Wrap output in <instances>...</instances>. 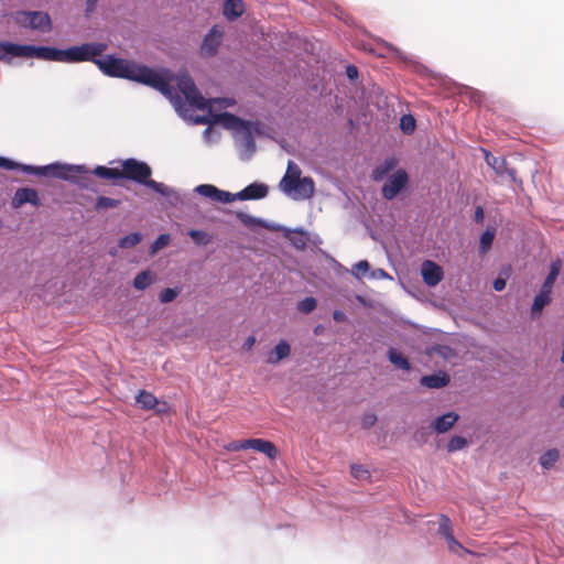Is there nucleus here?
<instances>
[{
  "mask_svg": "<svg viewBox=\"0 0 564 564\" xmlns=\"http://www.w3.org/2000/svg\"><path fill=\"white\" fill-rule=\"evenodd\" d=\"M247 440L242 441H232L227 445V449L231 452H238L241 449H248V446L246 445Z\"/></svg>",
  "mask_w": 564,
  "mask_h": 564,
  "instance_id": "obj_53",
  "label": "nucleus"
},
{
  "mask_svg": "<svg viewBox=\"0 0 564 564\" xmlns=\"http://www.w3.org/2000/svg\"><path fill=\"white\" fill-rule=\"evenodd\" d=\"M324 329V326L322 324H318L314 327L313 333L314 335L319 336L323 334Z\"/></svg>",
  "mask_w": 564,
  "mask_h": 564,
  "instance_id": "obj_61",
  "label": "nucleus"
},
{
  "mask_svg": "<svg viewBox=\"0 0 564 564\" xmlns=\"http://www.w3.org/2000/svg\"><path fill=\"white\" fill-rule=\"evenodd\" d=\"M20 164L21 162H18L9 156L0 155V169L2 170L20 172Z\"/></svg>",
  "mask_w": 564,
  "mask_h": 564,
  "instance_id": "obj_45",
  "label": "nucleus"
},
{
  "mask_svg": "<svg viewBox=\"0 0 564 564\" xmlns=\"http://www.w3.org/2000/svg\"><path fill=\"white\" fill-rule=\"evenodd\" d=\"M120 204H121L120 199L100 195V196H97L94 207H95V210L101 212V210L109 209V208H118L120 206Z\"/></svg>",
  "mask_w": 564,
  "mask_h": 564,
  "instance_id": "obj_36",
  "label": "nucleus"
},
{
  "mask_svg": "<svg viewBox=\"0 0 564 564\" xmlns=\"http://www.w3.org/2000/svg\"><path fill=\"white\" fill-rule=\"evenodd\" d=\"M187 235L192 241L199 247L207 246L212 242L210 235L203 229H189Z\"/></svg>",
  "mask_w": 564,
  "mask_h": 564,
  "instance_id": "obj_35",
  "label": "nucleus"
},
{
  "mask_svg": "<svg viewBox=\"0 0 564 564\" xmlns=\"http://www.w3.org/2000/svg\"><path fill=\"white\" fill-rule=\"evenodd\" d=\"M506 280L501 279V278H497L494 280V283H492V288L495 291L497 292H501L506 289Z\"/></svg>",
  "mask_w": 564,
  "mask_h": 564,
  "instance_id": "obj_58",
  "label": "nucleus"
},
{
  "mask_svg": "<svg viewBox=\"0 0 564 564\" xmlns=\"http://www.w3.org/2000/svg\"><path fill=\"white\" fill-rule=\"evenodd\" d=\"M381 187V196L387 200L394 199L399 194L408 191L410 176L404 169H398L388 177Z\"/></svg>",
  "mask_w": 564,
  "mask_h": 564,
  "instance_id": "obj_9",
  "label": "nucleus"
},
{
  "mask_svg": "<svg viewBox=\"0 0 564 564\" xmlns=\"http://www.w3.org/2000/svg\"><path fill=\"white\" fill-rule=\"evenodd\" d=\"M256 344V337L254 336H248L243 343L245 349H251L253 345Z\"/></svg>",
  "mask_w": 564,
  "mask_h": 564,
  "instance_id": "obj_60",
  "label": "nucleus"
},
{
  "mask_svg": "<svg viewBox=\"0 0 564 564\" xmlns=\"http://www.w3.org/2000/svg\"><path fill=\"white\" fill-rule=\"evenodd\" d=\"M349 468L350 475L357 480H367L371 477L369 469L361 464L352 463Z\"/></svg>",
  "mask_w": 564,
  "mask_h": 564,
  "instance_id": "obj_42",
  "label": "nucleus"
},
{
  "mask_svg": "<svg viewBox=\"0 0 564 564\" xmlns=\"http://www.w3.org/2000/svg\"><path fill=\"white\" fill-rule=\"evenodd\" d=\"M203 138L206 142H216L219 139V133L212 127L205 128L203 131Z\"/></svg>",
  "mask_w": 564,
  "mask_h": 564,
  "instance_id": "obj_50",
  "label": "nucleus"
},
{
  "mask_svg": "<svg viewBox=\"0 0 564 564\" xmlns=\"http://www.w3.org/2000/svg\"><path fill=\"white\" fill-rule=\"evenodd\" d=\"M369 279H371V280H386V279L392 280V276L384 269L378 268V269H371Z\"/></svg>",
  "mask_w": 564,
  "mask_h": 564,
  "instance_id": "obj_47",
  "label": "nucleus"
},
{
  "mask_svg": "<svg viewBox=\"0 0 564 564\" xmlns=\"http://www.w3.org/2000/svg\"><path fill=\"white\" fill-rule=\"evenodd\" d=\"M28 58H37L47 62L66 63V47L52 45L28 44Z\"/></svg>",
  "mask_w": 564,
  "mask_h": 564,
  "instance_id": "obj_12",
  "label": "nucleus"
},
{
  "mask_svg": "<svg viewBox=\"0 0 564 564\" xmlns=\"http://www.w3.org/2000/svg\"><path fill=\"white\" fill-rule=\"evenodd\" d=\"M28 29L50 32L52 30V19L50 14L44 11H30Z\"/></svg>",
  "mask_w": 564,
  "mask_h": 564,
  "instance_id": "obj_21",
  "label": "nucleus"
},
{
  "mask_svg": "<svg viewBox=\"0 0 564 564\" xmlns=\"http://www.w3.org/2000/svg\"><path fill=\"white\" fill-rule=\"evenodd\" d=\"M437 535L445 541L451 553L458 556L469 553V551L455 538L453 522L451 518L444 513L438 517Z\"/></svg>",
  "mask_w": 564,
  "mask_h": 564,
  "instance_id": "obj_11",
  "label": "nucleus"
},
{
  "mask_svg": "<svg viewBox=\"0 0 564 564\" xmlns=\"http://www.w3.org/2000/svg\"><path fill=\"white\" fill-rule=\"evenodd\" d=\"M194 192L205 198L221 204H231L235 200H260L268 196L269 186L265 183L254 181L237 193L221 189L214 184H199Z\"/></svg>",
  "mask_w": 564,
  "mask_h": 564,
  "instance_id": "obj_4",
  "label": "nucleus"
},
{
  "mask_svg": "<svg viewBox=\"0 0 564 564\" xmlns=\"http://www.w3.org/2000/svg\"><path fill=\"white\" fill-rule=\"evenodd\" d=\"M12 20L22 28H28V21L30 19L29 10H18L11 14Z\"/></svg>",
  "mask_w": 564,
  "mask_h": 564,
  "instance_id": "obj_44",
  "label": "nucleus"
},
{
  "mask_svg": "<svg viewBox=\"0 0 564 564\" xmlns=\"http://www.w3.org/2000/svg\"><path fill=\"white\" fill-rule=\"evenodd\" d=\"M225 31L219 24H214L203 36L199 44L200 54L207 57H214L218 54L224 39Z\"/></svg>",
  "mask_w": 564,
  "mask_h": 564,
  "instance_id": "obj_13",
  "label": "nucleus"
},
{
  "mask_svg": "<svg viewBox=\"0 0 564 564\" xmlns=\"http://www.w3.org/2000/svg\"><path fill=\"white\" fill-rule=\"evenodd\" d=\"M171 410L170 404L166 401H160L158 399V405H155L152 411H154L159 415L167 414Z\"/></svg>",
  "mask_w": 564,
  "mask_h": 564,
  "instance_id": "obj_52",
  "label": "nucleus"
},
{
  "mask_svg": "<svg viewBox=\"0 0 564 564\" xmlns=\"http://www.w3.org/2000/svg\"><path fill=\"white\" fill-rule=\"evenodd\" d=\"M377 415L375 413H365L361 417V427L368 430L377 423Z\"/></svg>",
  "mask_w": 564,
  "mask_h": 564,
  "instance_id": "obj_49",
  "label": "nucleus"
},
{
  "mask_svg": "<svg viewBox=\"0 0 564 564\" xmlns=\"http://www.w3.org/2000/svg\"><path fill=\"white\" fill-rule=\"evenodd\" d=\"M388 50L398 58L404 61V62H410L411 58L405 54L403 53L402 51H400L398 47H395L394 45L392 44H389L388 45Z\"/></svg>",
  "mask_w": 564,
  "mask_h": 564,
  "instance_id": "obj_54",
  "label": "nucleus"
},
{
  "mask_svg": "<svg viewBox=\"0 0 564 564\" xmlns=\"http://www.w3.org/2000/svg\"><path fill=\"white\" fill-rule=\"evenodd\" d=\"M333 319L337 323H344L346 322L348 318H347V315L344 311L341 310H334L333 311Z\"/></svg>",
  "mask_w": 564,
  "mask_h": 564,
  "instance_id": "obj_57",
  "label": "nucleus"
},
{
  "mask_svg": "<svg viewBox=\"0 0 564 564\" xmlns=\"http://www.w3.org/2000/svg\"><path fill=\"white\" fill-rule=\"evenodd\" d=\"M241 138L238 140L239 145V159L241 161H249L257 151V144L254 140L256 131L248 128L241 132Z\"/></svg>",
  "mask_w": 564,
  "mask_h": 564,
  "instance_id": "obj_18",
  "label": "nucleus"
},
{
  "mask_svg": "<svg viewBox=\"0 0 564 564\" xmlns=\"http://www.w3.org/2000/svg\"><path fill=\"white\" fill-rule=\"evenodd\" d=\"M216 102H218L225 107H231V106H234L235 100L232 98L221 97V98H217Z\"/></svg>",
  "mask_w": 564,
  "mask_h": 564,
  "instance_id": "obj_59",
  "label": "nucleus"
},
{
  "mask_svg": "<svg viewBox=\"0 0 564 564\" xmlns=\"http://www.w3.org/2000/svg\"><path fill=\"white\" fill-rule=\"evenodd\" d=\"M317 307V300L314 296H305L297 302L296 308L302 314H310Z\"/></svg>",
  "mask_w": 564,
  "mask_h": 564,
  "instance_id": "obj_41",
  "label": "nucleus"
},
{
  "mask_svg": "<svg viewBox=\"0 0 564 564\" xmlns=\"http://www.w3.org/2000/svg\"><path fill=\"white\" fill-rule=\"evenodd\" d=\"M386 357L394 368L405 372H410L412 370V365L409 358L400 349L389 347L386 351Z\"/></svg>",
  "mask_w": 564,
  "mask_h": 564,
  "instance_id": "obj_22",
  "label": "nucleus"
},
{
  "mask_svg": "<svg viewBox=\"0 0 564 564\" xmlns=\"http://www.w3.org/2000/svg\"><path fill=\"white\" fill-rule=\"evenodd\" d=\"M451 376L444 370L421 376L419 383L427 389H442L449 384Z\"/></svg>",
  "mask_w": 564,
  "mask_h": 564,
  "instance_id": "obj_20",
  "label": "nucleus"
},
{
  "mask_svg": "<svg viewBox=\"0 0 564 564\" xmlns=\"http://www.w3.org/2000/svg\"><path fill=\"white\" fill-rule=\"evenodd\" d=\"M135 404L145 411L152 410L158 405V398L150 391L141 389L134 397Z\"/></svg>",
  "mask_w": 564,
  "mask_h": 564,
  "instance_id": "obj_31",
  "label": "nucleus"
},
{
  "mask_svg": "<svg viewBox=\"0 0 564 564\" xmlns=\"http://www.w3.org/2000/svg\"><path fill=\"white\" fill-rule=\"evenodd\" d=\"M468 442L464 436L454 435L449 438L446 445V449L448 453H455L457 451H462L467 446Z\"/></svg>",
  "mask_w": 564,
  "mask_h": 564,
  "instance_id": "obj_43",
  "label": "nucleus"
},
{
  "mask_svg": "<svg viewBox=\"0 0 564 564\" xmlns=\"http://www.w3.org/2000/svg\"><path fill=\"white\" fill-rule=\"evenodd\" d=\"M97 2L98 0H86L84 10L86 18H89L96 11Z\"/></svg>",
  "mask_w": 564,
  "mask_h": 564,
  "instance_id": "obj_55",
  "label": "nucleus"
},
{
  "mask_svg": "<svg viewBox=\"0 0 564 564\" xmlns=\"http://www.w3.org/2000/svg\"><path fill=\"white\" fill-rule=\"evenodd\" d=\"M560 360H561L562 364H564V346L562 348V354H561Z\"/></svg>",
  "mask_w": 564,
  "mask_h": 564,
  "instance_id": "obj_64",
  "label": "nucleus"
},
{
  "mask_svg": "<svg viewBox=\"0 0 564 564\" xmlns=\"http://www.w3.org/2000/svg\"><path fill=\"white\" fill-rule=\"evenodd\" d=\"M245 11L246 8L242 0H224L223 2V15L229 22H234L241 18Z\"/></svg>",
  "mask_w": 564,
  "mask_h": 564,
  "instance_id": "obj_24",
  "label": "nucleus"
},
{
  "mask_svg": "<svg viewBox=\"0 0 564 564\" xmlns=\"http://www.w3.org/2000/svg\"><path fill=\"white\" fill-rule=\"evenodd\" d=\"M181 292V286L165 288L159 293L158 300L161 304H169L176 300Z\"/></svg>",
  "mask_w": 564,
  "mask_h": 564,
  "instance_id": "obj_37",
  "label": "nucleus"
},
{
  "mask_svg": "<svg viewBox=\"0 0 564 564\" xmlns=\"http://www.w3.org/2000/svg\"><path fill=\"white\" fill-rule=\"evenodd\" d=\"M284 175H289L291 180H296L299 176H301V169L296 163L290 160L288 162V169Z\"/></svg>",
  "mask_w": 564,
  "mask_h": 564,
  "instance_id": "obj_48",
  "label": "nucleus"
},
{
  "mask_svg": "<svg viewBox=\"0 0 564 564\" xmlns=\"http://www.w3.org/2000/svg\"><path fill=\"white\" fill-rule=\"evenodd\" d=\"M171 235L167 232L160 234L151 243L149 252L154 256L171 243Z\"/></svg>",
  "mask_w": 564,
  "mask_h": 564,
  "instance_id": "obj_38",
  "label": "nucleus"
},
{
  "mask_svg": "<svg viewBox=\"0 0 564 564\" xmlns=\"http://www.w3.org/2000/svg\"><path fill=\"white\" fill-rule=\"evenodd\" d=\"M95 167L89 169L86 164H72L66 162L55 161L45 165H33L22 163L20 164V172L28 175H35L39 177H54L57 180L66 181L70 184L78 186L82 189L96 192V183L91 178L95 176Z\"/></svg>",
  "mask_w": 564,
  "mask_h": 564,
  "instance_id": "obj_3",
  "label": "nucleus"
},
{
  "mask_svg": "<svg viewBox=\"0 0 564 564\" xmlns=\"http://www.w3.org/2000/svg\"><path fill=\"white\" fill-rule=\"evenodd\" d=\"M558 404L562 409H564V393L561 395Z\"/></svg>",
  "mask_w": 564,
  "mask_h": 564,
  "instance_id": "obj_63",
  "label": "nucleus"
},
{
  "mask_svg": "<svg viewBox=\"0 0 564 564\" xmlns=\"http://www.w3.org/2000/svg\"><path fill=\"white\" fill-rule=\"evenodd\" d=\"M486 164L502 180H508L518 186L522 185V180L518 177L517 170L510 167L503 156H495L489 150L481 148Z\"/></svg>",
  "mask_w": 564,
  "mask_h": 564,
  "instance_id": "obj_10",
  "label": "nucleus"
},
{
  "mask_svg": "<svg viewBox=\"0 0 564 564\" xmlns=\"http://www.w3.org/2000/svg\"><path fill=\"white\" fill-rule=\"evenodd\" d=\"M558 459H560L558 449L550 448V449L545 451L539 457V464L543 469H551Z\"/></svg>",
  "mask_w": 564,
  "mask_h": 564,
  "instance_id": "obj_33",
  "label": "nucleus"
},
{
  "mask_svg": "<svg viewBox=\"0 0 564 564\" xmlns=\"http://www.w3.org/2000/svg\"><path fill=\"white\" fill-rule=\"evenodd\" d=\"M30 204L31 206L37 208L42 205L41 197L39 192L29 186L19 187L12 197L11 206L15 209L23 207L24 205Z\"/></svg>",
  "mask_w": 564,
  "mask_h": 564,
  "instance_id": "obj_15",
  "label": "nucleus"
},
{
  "mask_svg": "<svg viewBox=\"0 0 564 564\" xmlns=\"http://www.w3.org/2000/svg\"><path fill=\"white\" fill-rule=\"evenodd\" d=\"M115 163H118L119 167L96 165L94 171L95 176L108 181L115 186H120L123 181H130L150 188L155 194L167 199L172 205L181 203L180 193L166 184L152 178L153 171L148 162L137 158L119 159L109 162V164Z\"/></svg>",
  "mask_w": 564,
  "mask_h": 564,
  "instance_id": "obj_2",
  "label": "nucleus"
},
{
  "mask_svg": "<svg viewBox=\"0 0 564 564\" xmlns=\"http://www.w3.org/2000/svg\"><path fill=\"white\" fill-rule=\"evenodd\" d=\"M291 354V346L286 339H280L267 358L270 365H276Z\"/></svg>",
  "mask_w": 564,
  "mask_h": 564,
  "instance_id": "obj_27",
  "label": "nucleus"
},
{
  "mask_svg": "<svg viewBox=\"0 0 564 564\" xmlns=\"http://www.w3.org/2000/svg\"><path fill=\"white\" fill-rule=\"evenodd\" d=\"M473 219H474V221L476 224H482L484 223V220H485V210H484L482 206H480V205L476 206Z\"/></svg>",
  "mask_w": 564,
  "mask_h": 564,
  "instance_id": "obj_56",
  "label": "nucleus"
},
{
  "mask_svg": "<svg viewBox=\"0 0 564 564\" xmlns=\"http://www.w3.org/2000/svg\"><path fill=\"white\" fill-rule=\"evenodd\" d=\"M421 276L427 286L435 288L444 279V270L435 261L424 260L421 264Z\"/></svg>",
  "mask_w": 564,
  "mask_h": 564,
  "instance_id": "obj_17",
  "label": "nucleus"
},
{
  "mask_svg": "<svg viewBox=\"0 0 564 564\" xmlns=\"http://www.w3.org/2000/svg\"><path fill=\"white\" fill-rule=\"evenodd\" d=\"M236 218L248 229L257 231L258 228H265L272 231H283L289 243L296 250L303 251L310 242V234L304 228L290 229L283 225L270 223L261 217L249 215L242 210L235 212Z\"/></svg>",
  "mask_w": 564,
  "mask_h": 564,
  "instance_id": "obj_5",
  "label": "nucleus"
},
{
  "mask_svg": "<svg viewBox=\"0 0 564 564\" xmlns=\"http://www.w3.org/2000/svg\"><path fill=\"white\" fill-rule=\"evenodd\" d=\"M466 89L470 90L471 91V98L474 99L475 98V95L479 96L480 93L478 90H475V89H471L469 87H466Z\"/></svg>",
  "mask_w": 564,
  "mask_h": 564,
  "instance_id": "obj_62",
  "label": "nucleus"
},
{
  "mask_svg": "<svg viewBox=\"0 0 564 564\" xmlns=\"http://www.w3.org/2000/svg\"><path fill=\"white\" fill-rule=\"evenodd\" d=\"M431 427H425V426H422V427H419L414 434H413V438L414 441L417 443V444H425L427 441H429V437L431 435V431H430Z\"/></svg>",
  "mask_w": 564,
  "mask_h": 564,
  "instance_id": "obj_46",
  "label": "nucleus"
},
{
  "mask_svg": "<svg viewBox=\"0 0 564 564\" xmlns=\"http://www.w3.org/2000/svg\"><path fill=\"white\" fill-rule=\"evenodd\" d=\"M459 420V414L455 411L445 412L436 416L430 427L436 434H444L448 432Z\"/></svg>",
  "mask_w": 564,
  "mask_h": 564,
  "instance_id": "obj_19",
  "label": "nucleus"
},
{
  "mask_svg": "<svg viewBox=\"0 0 564 564\" xmlns=\"http://www.w3.org/2000/svg\"><path fill=\"white\" fill-rule=\"evenodd\" d=\"M171 86L176 90L181 99H183L181 95L184 96L185 100L189 104L191 107L199 110L205 108V98L195 85L192 76L186 70L178 72L177 74L174 73V79L171 82ZM182 101L184 106H186L185 101ZM175 111L182 118H186L187 107L183 109L184 115H181L176 109Z\"/></svg>",
  "mask_w": 564,
  "mask_h": 564,
  "instance_id": "obj_6",
  "label": "nucleus"
},
{
  "mask_svg": "<svg viewBox=\"0 0 564 564\" xmlns=\"http://www.w3.org/2000/svg\"><path fill=\"white\" fill-rule=\"evenodd\" d=\"M97 68L104 76L126 79L158 90L170 100L181 115H184L185 106L176 90L171 86V82L174 79L172 69L162 66L152 67L115 53H102Z\"/></svg>",
  "mask_w": 564,
  "mask_h": 564,
  "instance_id": "obj_1",
  "label": "nucleus"
},
{
  "mask_svg": "<svg viewBox=\"0 0 564 564\" xmlns=\"http://www.w3.org/2000/svg\"><path fill=\"white\" fill-rule=\"evenodd\" d=\"M142 238L143 236L141 232L133 231L120 237L117 245L120 249L133 248L142 241Z\"/></svg>",
  "mask_w": 564,
  "mask_h": 564,
  "instance_id": "obj_34",
  "label": "nucleus"
},
{
  "mask_svg": "<svg viewBox=\"0 0 564 564\" xmlns=\"http://www.w3.org/2000/svg\"><path fill=\"white\" fill-rule=\"evenodd\" d=\"M108 50L105 42H83L66 47V64H79L89 62L98 65L100 55Z\"/></svg>",
  "mask_w": 564,
  "mask_h": 564,
  "instance_id": "obj_7",
  "label": "nucleus"
},
{
  "mask_svg": "<svg viewBox=\"0 0 564 564\" xmlns=\"http://www.w3.org/2000/svg\"><path fill=\"white\" fill-rule=\"evenodd\" d=\"M399 127L404 134H412L416 128V120L411 113L402 115Z\"/></svg>",
  "mask_w": 564,
  "mask_h": 564,
  "instance_id": "obj_40",
  "label": "nucleus"
},
{
  "mask_svg": "<svg viewBox=\"0 0 564 564\" xmlns=\"http://www.w3.org/2000/svg\"><path fill=\"white\" fill-rule=\"evenodd\" d=\"M370 271H371L370 263L367 260H360L352 265L351 274L357 280H360L364 276H367L369 279Z\"/></svg>",
  "mask_w": 564,
  "mask_h": 564,
  "instance_id": "obj_39",
  "label": "nucleus"
},
{
  "mask_svg": "<svg viewBox=\"0 0 564 564\" xmlns=\"http://www.w3.org/2000/svg\"><path fill=\"white\" fill-rule=\"evenodd\" d=\"M425 355L433 357L437 355L444 360H451L456 357V350L449 345L432 344L425 347Z\"/></svg>",
  "mask_w": 564,
  "mask_h": 564,
  "instance_id": "obj_28",
  "label": "nucleus"
},
{
  "mask_svg": "<svg viewBox=\"0 0 564 564\" xmlns=\"http://www.w3.org/2000/svg\"><path fill=\"white\" fill-rule=\"evenodd\" d=\"M28 44L15 43L7 40L0 41V61L11 64L14 58H28Z\"/></svg>",
  "mask_w": 564,
  "mask_h": 564,
  "instance_id": "obj_16",
  "label": "nucleus"
},
{
  "mask_svg": "<svg viewBox=\"0 0 564 564\" xmlns=\"http://www.w3.org/2000/svg\"><path fill=\"white\" fill-rule=\"evenodd\" d=\"M219 122L223 127L236 130L240 133L248 128L253 129L257 135H262L264 133L262 124L259 121L246 120L229 111H224L219 115Z\"/></svg>",
  "mask_w": 564,
  "mask_h": 564,
  "instance_id": "obj_14",
  "label": "nucleus"
},
{
  "mask_svg": "<svg viewBox=\"0 0 564 564\" xmlns=\"http://www.w3.org/2000/svg\"><path fill=\"white\" fill-rule=\"evenodd\" d=\"M552 302V293L543 290H539V292L533 297V302L531 305L530 314L531 318H539L543 310Z\"/></svg>",
  "mask_w": 564,
  "mask_h": 564,
  "instance_id": "obj_26",
  "label": "nucleus"
},
{
  "mask_svg": "<svg viewBox=\"0 0 564 564\" xmlns=\"http://www.w3.org/2000/svg\"><path fill=\"white\" fill-rule=\"evenodd\" d=\"M279 187L293 200L310 199L315 193V183L311 176H299L296 180H291L289 175H284Z\"/></svg>",
  "mask_w": 564,
  "mask_h": 564,
  "instance_id": "obj_8",
  "label": "nucleus"
},
{
  "mask_svg": "<svg viewBox=\"0 0 564 564\" xmlns=\"http://www.w3.org/2000/svg\"><path fill=\"white\" fill-rule=\"evenodd\" d=\"M346 76L350 82H357L359 78V69L354 64H348L346 66Z\"/></svg>",
  "mask_w": 564,
  "mask_h": 564,
  "instance_id": "obj_51",
  "label": "nucleus"
},
{
  "mask_svg": "<svg viewBox=\"0 0 564 564\" xmlns=\"http://www.w3.org/2000/svg\"><path fill=\"white\" fill-rule=\"evenodd\" d=\"M561 270V261L555 260L551 262L547 275L545 276L540 290L547 291L552 293L553 285L560 274Z\"/></svg>",
  "mask_w": 564,
  "mask_h": 564,
  "instance_id": "obj_32",
  "label": "nucleus"
},
{
  "mask_svg": "<svg viewBox=\"0 0 564 564\" xmlns=\"http://www.w3.org/2000/svg\"><path fill=\"white\" fill-rule=\"evenodd\" d=\"M155 278L156 275L152 270H142L134 275L132 286L138 291H144L155 281Z\"/></svg>",
  "mask_w": 564,
  "mask_h": 564,
  "instance_id": "obj_29",
  "label": "nucleus"
},
{
  "mask_svg": "<svg viewBox=\"0 0 564 564\" xmlns=\"http://www.w3.org/2000/svg\"><path fill=\"white\" fill-rule=\"evenodd\" d=\"M497 234L495 226H487L479 238L478 252L479 254L488 253L491 248Z\"/></svg>",
  "mask_w": 564,
  "mask_h": 564,
  "instance_id": "obj_30",
  "label": "nucleus"
},
{
  "mask_svg": "<svg viewBox=\"0 0 564 564\" xmlns=\"http://www.w3.org/2000/svg\"><path fill=\"white\" fill-rule=\"evenodd\" d=\"M398 159L394 156L386 158L380 164H378L371 172V178L375 182H381L394 172L398 166Z\"/></svg>",
  "mask_w": 564,
  "mask_h": 564,
  "instance_id": "obj_25",
  "label": "nucleus"
},
{
  "mask_svg": "<svg viewBox=\"0 0 564 564\" xmlns=\"http://www.w3.org/2000/svg\"><path fill=\"white\" fill-rule=\"evenodd\" d=\"M246 445L248 446V449H254L262 453L270 459H274L278 456L276 446L268 440L248 438Z\"/></svg>",
  "mask_w": 564,
  "mask_h": 564,
  "instance_id": "obj_23",
  "label": "nucleus"
}]
</instances>
